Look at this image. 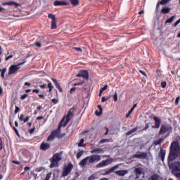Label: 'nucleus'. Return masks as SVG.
I'll list each match as a JSON object with an SVG mask.
<instances>
[{"mask_svg":"<svg viewBox=\"0 0 180 180\" xmlns=\"http://www.w3.org/2000/svg\"><path fill=\"white\" fill-rule=\"evenodd\" d=\"M180 155V146L178 142H173L170 146V153L169 154V161H174L176 157Z\"/></svg>","mask_w":180,"mask_h":180,"instance_id":"1","label":"nucleus"},{"mask_svg":"<svg viewBox=\"0 0 180 180\" xmlns=\"http://www.w3.org/2000/svg\"><path fill=\"white\" fill-rule=\"evenodd\" d=\"M101 160H102V156L99 155H91L82 160L79 163V165L82 168H84V167L86 165V162H88L89 164H94V162H99Z\"/></svg>","mask_w":180,"mask_h":180,"instance_id":"2","label":"nucleus"},{"mask_svg":"<svg viewBox=\"0 0 180 180\" xmlns=\"http://www.w3.org/2000/svg\"><path fill=\"white\" fill-rule=\"evenodd\" d=\"M76 109L77 108L75 106H73L72 108H71L69 110L67 115L64 116L65 119L66 118V120L63 122V127H65V126H67L68 124V123H70L71 119H72V117H74V115H75Z\"/></svg>","mask_w":180,"mask_h":180,"instance_id":"3","label":"nucleus"},{"mask_svg":"<svg viewBox=\"0 0 180 180\" xmlns=\"http://www.w3.org/2000/svg\"><path fill=\"white\" fill-rule=\"evenodd\" d=\"M134 172L136 174L135 179L136 180H147L146 179V174L143 173V168L136 167Z\"/></svg>","mask_w":180,"mask_h":180,"instance_id":"4","label":"nucleus"},{"mask_svg":"<svg viewBox=\"0 0 180 180\" xmlns=\"http://www.w3.org/2000/svg\"><path fill=\"white\" fill-rule=\"evenodd\" d=\"M64 119H65V117H63L62 120L60 122L58 129L53 130V131H57V139H63V137L65 136V134H61V127H64Z\"/></svg>","mask_w":180,"mask_h":180,"instance_id":"5","label":"nucleus"},{"mask_svg":"<svg viewBox=\"0 0 180 180\" xmlns=\"http://www.w3.org/2000/svg\"><path fill=\"white\" fill-rule=\"evenodd\" d=\"M168 131H172V127L162 124L160 127L158 135L162 136L163 134H165V133H168Z\"/></svg>","mask_w":180,"mask_h":180,"instance_id":"6","label":"nucleus"},{"mask_svg":"<svg viewBox=\"0 0 180 180\" xmlns=\"http://www.w3.org/2000/svg\"><path fill=\"white\" fill-rule=\"evenodd\" d=\"M25 62H22L17 65H11L8 69V75H13V74H16V72H18V70L20 68V65H22Z\"/></svg>","mask_w":180,"mask_h":180,"instance_id":"7","label":"nucleus"},{"mask_svg":"<svg viewBox=\"0 0 180 180\" xmlns=\"http://www.w3.org/2000/svg\"><path fill=\"white\" fill-rule=\"evenodd\" d=\"M72 168H74V165H72V163H69L67 166L64 167L62 172V176H68V175L71 174Z\"/></svg>","mask_w":180,"mask_h":180,"instance_id":"8","label":"nucleus"},{"mask_svg":"<svg viewBox=\"0 0 180 180\" xmlns=\"http://www.w3.org/2000/svg\"><path fill=\"white\" fill-rule=\"evenodd\" d=\"M153 120L155 122V125L152 126L153 129H158L161 126V118L154 116Z\"/></svg>","mask_w":180,"mask_h":180,"instance_id":"9","label":"nucleus"},{"mask_svg":"<svg viewBox=\"0 0 180 180\" xmlns=\"http://www.w3.org/2000/svg\"><path fill=\"white\" fill-rule=\"evenodd\" d=\"M110 160L107 159L105 160H103L101 162H99L98 164H97L96 165V168H102L103 167H107V165H109V164H110Z\"/></svg>","mask_w":180,"mask_h":180,"instance_id":"10","label":"nucleus"},{"mask_svg":"<svg viewBox=\"0 0 180 180\" xmlns=\"http://www.w3.org/2000/svg\"><path fill=\"white\" fill-rule=\"evenodd\" d=\"M148 155L147 153L146 152H141V153H136L135 155H134V158H139V160H141V158H142L143 160H146V158H147Z\"/></svg>","mask_w":180,"mask_h":180,"instance_id":"11","label":"nucleus"},{"mask_svg":"<svg viewBox=\"0 0 180 180\" xmlns=\"http://www.w3.org/2000/svg\"><path fill=\"white\" fill-rule=\"evenodd\" d=\"M54 6H67L70 5L69 2L63 1H55L53 2Z\"/></svg>","mask_w":180,"mask_h":180,"instance_id":"12","label":"nucleus"},{"mask_svg":"<svg viewBox=\"0 0 180 180\" xmlns=\"http://www.w3.org/2000/svg\"><path fill=\"white\" fill-rule=\"evenodd\" d=\"M50 148V143L42 142L40 145V150L42 151H47Z\"/></svg>","mask_w":180,"mask_h":180,"instance_id":"13","label":"nucleus"},{"mask_svg":"<svg viewBox=\"0 0 180 180\" xmlns=\"http://www.w3.org/2000/svg\"><path fill=\"white\" fill-rule=\"evenodd\" d=\"M57 137V131H52L47 138V141H53Z\"/></svg>","mask_w":180,"mask_h":180,"instance_id":"14","label":"nucleus"},{"mask_svg":"<svg viewBox=\"0 0 180 180\" xmlns=\"http://www.w3.org/2000/svg\"><path fill=\"white\" fill-rule=\"evenodd\" d=\"M51 160H53V161H56V162H58L63 160V158H61V154L60 153H56L53 155L52 158Z\"/></svg>","mask_w":180,"mask_h":180,"instance_id":"15","label":"nucleus"},{"mask_svg":"<svg viewBox=\"0 0 180 180\" xmlns=\"http://www.w3.org/2000/svg\"><path fill=\"white\" fill-rule=\"evenodd\" d=\"M51 81H52V82H53L56 88H57V89H58L59 92H63V88H61V86L60 85V83H58L57 79H56L54 78H51Z\"/></svg>","mask_w":180,"mask_h":180,"instance_id":"16","label":"nucleus"},{"mask_svg":"<svg viewBox=\"0 0 180 180\" xmlns=\"http://www.w3.org/2000/svg\"><path fill=\"white\" fill-rule=\"evenodd\" d=\"M91 154H103L105 150L101 148H94L91 151Z\"/></svg>","mask_w":180,"mask_h":180,"instance_id":"17","label":"nucleus"},{"mask_svg":"<svg viewBox=\"0 0 180 180\" xmlns=\"http://www.w3.org/2000/svg\"><path fill=\"white\" fill-rule=\"evenodd\" d=\"M167 154V150L162 149V148H160V152L159 153V157L162 161H164L165 160V155Z\"/></svg>","mask_w":180,"mask_h":180,"instance_id":"18","label":"nucleus"},{"mask_svg":"<svg viewBox=\"0 0 180 180\" xmlns=\"http://www.w3.org/2000/svg\"><path fill=\"white\" fill-rule=\"evenodd\" d=\"M80 74H82V77L84 79H89V73H88V70H80Z\"/></svg>","mask_w":180,"mask_h":180,"instance_id":"19","label":"nucleus"},{"mask_svg":"<svg viewBox=\"0 0 180 180\" xmlns=\"http://www.w3.org/2000/svg\"><path fill=\"white\" fill-rule=\"evenodd\" d=\"M19 120H20L21 122H24V123H26V122H29V120L30 119V117L29 116H27L25 118V115L23 114H21L20 115V117H18Z\"/></svg>","mask_w":180,"mask_h":180,"instance_id":"20","label":"nucleus"},{"mask_svg":"<svg viewBox=\"0 0 180 180\" xmlns=\"http://www.w3.org/2000/svg\"><path fill=\"white\" fill-rule=\"evenodd\" d=\"M171 11V8L169 7H162L160 13H163V15H165L167 13H169V11Z\"/></svg>","mask_w":180,"mask_h":180,"instance_id":"21","label":"nucleus"},{"mask_svg":"<svg viewBox=\"0 0 180 180\" xmlns=\"http://www.w3.org/2000/svg\"><path fill=\"white\" fill-rule=\"evenodd\" d=\"M168 136H169V134H168L165 138H160L158 141H153V144H155V146H160V144H161V143H162V141H164V139L166 137H168Z\"/></svg>","mask_w":180,"mask_h":180,"instance_id":"22","label":"nucleus"},{"mask_svg":"<svg viewBox=\"0 0 180 180\" xmlns=\"http://www.w3.org/2000/svg\"><path fill=\"white\" fill-rule=\"evenodd\" d=\"M49 161H51L49 168H54L58 167V162L53 161V159H49Z\"/></svg>","mask_w":180,"mask_h":180,"instance_id":"23","label":"nucleus"},{"mask_svg":"<svg viewBox=\"0 0 180 180\" xmlns=\"http://www.w3.org/2000/svg\"><path fill=\"white\" fill-rule=\"evenodd\" d=\"M115 174L117 175H119L120 176H124L127 174V171L126 170H118L115 172Z\"/></svg>","mask_w":180,"mask_h":180,"instance_id":"24","label":"nucleus"},{"mask_svg":"<svg viewBox=\"0 0 180 180\" xmlns=\"http://www.w3.org/2000/svg\"><path fill=\"white\" fill-rule=\"evenodd\" d=\"M139 130V127H134L132 129L129 130L128 132L126 133V136H130V134H133V133H135V131H137Z\"/></svg>","mask_w":180,"mask_h":180,"instance_id":"25","label":"nucleus"},{"mask_svg":"<svg viewBox=\"0 0 180 180\" xmlns=\"http://www.w3.org/2000/svg\"><path fill=\"white\" fill-rule=\"evenodd\" d=\"M98 108L99 109V112H98V110H96L95 111V115L96 116H101V115L102 114V111L103 110V109L102 108V105H98Z\"/></svg>","mask_w":180,"mask_h":180,"instance_id":"26","label":"nucleus"},{"mask_svg":"<svg viewBox=\"0 0 180 180\" xmlns=\"http://www.w3.org/2000/svg\"><path fill=\"white\" fill-rule=\"evenodd\" d=\"M10 125L11 126V127L13 129L16 136H18V137H20V135L19 134V131H18V129L16 127H15V126H13L12 124V122L10 121Z\"/></svg>","mask_w":180,"mask_h":180,"instance_id":"27","label":"nucleus"},{"mask_svg":"<svg viewBox=\"0 0 180 180\" xmlns=\"http://www.w3.org/2000/svg\"><path fill=\"white\" fill-rule=\"evenodd\" d=\"M72 6H78L79 5V0H69Z\"/></svg>","mask_w":180,"mask_h":180,"instance_id":"28","label":"nucleus"},{"mask_svg":"<svg viewBox=\"0 0 180 180\" xmlns=\"http://www.w3.org/2000/svg\"><path fill=\"white\" fill-rule=\"evenodd\" d=\"M110 141H112V139H101L98 141V144H103V143H110Z\"/></svg>","mask_w":180,"mask_h":180,"instance_id":"29","label":"nucleus"},{"mask_svg":"<svg viewBox=\"0 0 180 180\" xmlns=\"http://www.w3.org/2000/svg\"><path fill=\"white\" fill-rule=\"evenodd\" d=\"M176 15H174L173 16H172L170 18L167 19L165 22V25H167V23H172V22L174 21V20L176 18Z\"/></svg>","mask_w":180,"mask_h":180,"instance_id":"30","label":"nucleus"},{"mask_svg":"<svg viewBox=\"0 0 180 180\" xmlns=\"http://www.w3.org/2000/svg\"><path fill=\"white\" fill-rule=\"evenodd\" d=\"M51 29H57V20H55V21H51Z\"/></svg>","mask_w":180,"mask_h":180,"instance_id":"31","label":"nucleus"},{"mask_svg":"<svg viewBox=\"0 0 180 180\" xmlns=\"http://www.w3.org/2000/svg\"><path fill=\"white\" fill-rule=\"evenodd\" d=\"M47 86L49 88V92H51V91H53V89L54 88V86L50 82L48 83Z\"/></svg>","mask_w":180,"mask_h":180,"instance_id":"32","label":"nucleus"},{"mask_svg":"<svg viewBox=\"0 0 180 180\" xmlns=\"http://www.w3.org/2000/svg\"><path fill=\"white\" fill-rule=\"evenodd\" d=\"M48 18H49V19H51L52 21L56 20V15H54V14L49 13L48 14Z\"/></svg>","mask_w":180,"mask_h":180,"instance_id":"33","label":"nucleus"},{"mask_svg":"<svg viewBox=\"0 0 180 180\" xmlns=\"http://www.w3.org/2000/svg\"><path fill=\"white\" fill-rule=\"evenodd\" d=\"M41 171H46V168L44 167H39L35 169L36 172H41Z\"/></svg>","mask_w":180,"mask_h":180,"instance_id":"34","label":"nucleus"},{"mask_svg":"<svg viewBox=\"0 0 180 180\" xmlns=\"http://www.w3.org/2000/svg\"><path fill=\"white\" fill-rule=\"evenodd\" d=\"M158 174H154L150 176V180H158Z\"/></svg>","mask_w":180,"mask_h":180,"instance_id":"35","label":"nucleus"},{"mask_svg":"<svg viewBox=\"0 0 180 180\" xmlns=\"http://www.w3.org/2000/svg\"><path fill=\"white\" fill-rule=\"evenodd\" d=\"M6 72V68H4V69H2L1 70V77L3 79H5V73Z\"/></svg>","mask_w":180,"mask_h":180,"instance_id":"36","label":"nucleus"},{"mask_svg":"<svg viewBox=\"0 0 180 180\" xmlns=\"http://www.w3.org/2000/svg\"><path fill=\"white\" fill-rule=\"evenodd\" d=\"M160 5H167L169 2H171V0H162L160 1Z\"/></svg>","mask_w":180,"mask_h":180,"instance_id":"37","label":"nucleus"},{"mask_svg":"<svg viewBox=\"0 0 180 180\" xmlns=\"http://www.w3.org/2000/svg\"><path fill=\"white\" fill-rule=\"evenodd\" d=\"M83 155H84V150H82V151L78 152L77 154V160H78L79 158H81V157H82Z\"/></svg>","mask_w":180,"mask_h":180,"instance_id":"38","label":"nucleus"},{"mask_svg":"<svg viewBox=\"0 0 180 180\" xmlns=\"http://www.w3.org/2000/svg\"><path fill=\"white\" fill-rule=\"evenodd\" d=\"M78 147H85V144H84V139H82L78 143Z\"/></svg>","mask_w":180,"mask_h":180,"instance_id":"39","label":"nucleus"},{"mask_svg":"<svg viewBox=\"0 0 180 180\" xmlns=\"http://www.w3.org/2000/svg\"><path fill=\"white\" fill-rule=\"evenodd\" d=\"M8 5L9 6H11L12 5H15V6H19V4L18 3H15V1H9V2H8Z\"/></svg>","mask_w":180,"mask_h":180,"instance_id":"40","label":"nucleus"},{"mask_svg":"<svg viewBox=\"0 0 180 180\" xmlns=\"http://www.w3.org/2000/svg\"><path fill=\"white\" fill-rule=\"evenodd\" d=\"M150 129V124L146 123L145 127L142 129V131H146V130H148Z\"/></svg>","mask_w":180,"mask_h":180,"instance_id":"41","label":"nucleus"},{"mask_svg":"<svg viewBox=\"0 0 180 180\" xmlns=\"http://www.w3.org/2000/svg\"><path fill=\"white\" fill-rule=\"evenodd\" d=\"M28 96H29V94H23L20 96V99L21 101H25V99H26V98H27Z\"/></svg>","mask_w":180,"mask_h":180,"instance_id":"42","label":"nucleus"},{"mask_svg":"<svg viewBox=\"0 0 180 180\" xmlns=\"http://www.w3.org/2000/svg\"><path fill=\"white\" fill-rule=\"evenodd\" d=\"M95 179H96V175L95 174H92L88 178V180H95Z\"/></svg>","mask_w":180,"mask_h":180,"instance_id":"43","label":"nucleus"},{"mask_svg":"<svg viewBox=\"0 0 180 180\" xmlns=\"http://www.w3.org/2000/svg\"><path fill=\"white\" fill-rule=\"evenodd\" d=\"M108 84H105L103 88H101V89H100L101 93V92H104V91H106V89H108Z\"/></svg>","mask_w":180,"mask_h":180,"instance_id":"44","label":"nucleus"},{"mask_svg":"<svg viewBox=\"0 0 180 180\" xmlns=\"http://www.w3.org/2000/svg\"><path fill=\"white\" fill-rule=\"evenodd\" d=\"M133 110H133V108H131L130 110L128 111V113L126 114L125 117H129L130 115H131V112H133Z\"/></svg>","mask_w":180,"mask_h":180,"instance_id":"45","label":"nucleus"},{"mask_svg":"<svg viewBox=\"0 0 180 180\" xmlns=\"http://www.w3.org/2000/svg\"><path fill=\"white\" fill-rule=\"evenodd\" d=\"M2 148H4V143H2V138L0 137V151H2Z\"/></svg>","mask_w":180,"mask_h":180,"instance_id":"46","label":"nucleus"},{"mask_svg":"<svg viewBox=\"0 0 180 180\" xmlns=\"http://www.w3.org/2000/svg\"><path fill=\"white\" fill-rule=\"evenodd\" d=\"M34 130H36V127H33L31 129H29L28 133H30V134H33V133H34Z\"/></svg>","mask_w":180,"mask_h":180,"instance_id":"47","label":"nucleus"},{"mask_svg":"<svg viewBox=\"0 0 180 180\" xmlns=\"http://www.w3.org/2000/svg\"><path fill=\"white\" fill-rule=\"evenodd\" d=\"M51 102H53V103L54 105H57V103H58V99H57V98H53V99L51 100Z\"/></svg>","mask_w":180,"mask_h":180,"instance_id":"48","label":"nucleus"},{"mask_svg":"<svg viewBox=\"0 0 180 180\" xmlns=\"http://www.w3.org/2000/svg\"><path fill=\"white\" fill-rule=\"evenodd\" d=\"M83 84H85V81H82V82H79V83H76V84H74V86H79V85H82Z\"/></svg>","mask_w":180,"mask_h":180,"instance_id":"49","label":"nucleus"},{"mask_svg":"<svg viewBox=\"0 0 180 180\" xmlns=\"http://www.w3.org/2000/svg\"><path fill=\"white\" fill-rule=\"evenodd\" d=\"M11 58H13V55H10L8 56H6L5 58L6 61H8V60H11Z\"/></svg>","mask_w":180,"mask_h":180,"instance_id":"50","label":"nucleus"},{"mask_svg":"<svg viewBox=\"0 0 180 180\" xmlns=\"http://www.w3.org/2000/svg\"><path fill=\"white\" fill-rule=\"evenodd\" d=\"M19 110H20V108L15 105V109L14 110L15 115H16V113H18V112H19Z\"/></svg>","mask_w":180,"mask_h":180,"instance_id":"51","label":"nucleus"},{"mask_svg":"<svg viewBox=\"0 0 180 180\" xmlns=\"http://www.w3.org/2000/svg\"><path fill=\"white\" fill-rule=\"evenodd\" d=\"M113 99L115 102H117V93L115 92V94L113 96Z\"/></svg>","mask_w":180,"mask_h":180,"instance_id":"52","label":"nucleus"},{"mask_svg":"<svg viewBox=\"0 0 180 180\" xmlns=\"http://www.w3.org/2000/svg\"><path fill=\"white\" fill-rule=\"evenodd\" d=\"M161 86L162 88H165V86H167V82H162Z\"/></svg>","mask_w":180,"mask_h":180,"instance_id":"53","label":"nucleus"},{"mask_svg":"<svg viewBox=\"0 0 180 180\" xmlns=\"http://www.w3.org/2000/svg\"><path fill=\"white\" fill-rule=\"evenodd\" d=\"M73 50H75L76 51L82 52V49L81 48H78V47H73Z\"/></svg>","mask_w":180,"mask_h":180,"instance_id":"54","label":"nucleus"},{"mask_svg":"<svg viewBox=\"0 0 180 180\" xmlns=\"http://www.w3.org/2000/svg\"><path fill=\"white\" fill-rule=\"evenodd\" d=\"M35 46H36V47L41 48V43H40L39 41H37V42H35Z\"/></svg>","mask_w":180,"mask_h":180,"instance_id":"55","label":"nucleus"},{"mask_svg":"<svg viewBox=\"0 0 180 180\" xmlns=\"http://www.w3.org/2000/svg\"><path fill=\"white\" fill-rule=\"evenodd\" d=\"M12 163L15 164L16 165H20V162L17 161V160H13Z\"/></svg>","mask_w":180,"mask_h":180,"instance_id":"56","label":"nucleus"},{"mask_svg":"<svg viewBox=\"0 0 180 180\" xmlns=\"http://www.w3.org/2000/svg\"><path fill=\"white\" fill-rule=\"evenodd\" d=\"M106 131L104 134V136H108L109 134V128L108 127H105Z\"/></svg>","mask_w":180,"mask_h":180,"instance_id":"57","label":"nucleus"},{"mask_svg":"<svg viewBox=\"0 0 180 180\" xmlns=\"http://www.w3.org/2000/svg\"><path fill=\"white\" fill-rule=\"evenodd\" d=\"M180 23V18L174 24V27H176Z\"/></svg>","mask_w":180,"mask_h":180,"instance_id":"58","label":"nucleus"},{"mask_svg":"<svg viewBox=\"0 0 180 180\" xmlns=\"http://www.w3.org/2000/svg\"><path fill=\"white\" fill-rule=\"evenodd\" d=\"M32 92L34 94H39V92H40V90L39 89H33L32 90Z\"/></svg>","mask_w":180,"mask_h":180,"instance_id":"59","label":"nucleus"},{"mask_svg":"<svg viewBox=\"0 0 180 180\" xmlns=\"http://www.w3.org/2000/svg\"><path fill=\"white\" fill-rule=\"evenodd\" d=\"M108 101V98H106L105 96H103L101 98V102L103 103Z\"/></svg>","mask_w":180,"mask_h":180,"instance_id":"60","label":"nucleus"},{"mask_svg":"<svg viewBox=\"0 0 180 180\" xmlns=\"http://www.w3.org/2000/svg\"><path fill=\"white\" fill-rule=\"evenodd\" d=\"M179 99H180V97H176V100H175V103L176 105H178L179 103Z\"/></svg>","mask_w":180,"mask_h":180,"instance_id":"61","label":"nucleus"},{"mask_svg":"<svg viewBox=\"0 0 180 180\" xmlns=\"http://www.w3.org/2000/svg\"><path fill=\"white\" fill-rule=\"evenodd\" d=\"M46 84L39 85V88H41V89H44V88H46Z\"/></svg>","mask_w":180,"mask_h":180,"instance_id":"62","label":"nucleus"},{"mask_svg":"<svg viewBox=\"0 0 180 180\" xmlns=\"http://www.w3.org/2000/svg\"><path fill=\"white\" fill-rule=\"evenodd\" d=\"M75 89H76L75 87L71 88L70 90V94H72V92L75 91Z\"/></svg>","mask_w":180,"mask_h":180,"instance_id":"63","label":"nucleus"},{"mask_svg":"<svg viewBox=\"0 0 180 180\" xmlns=\"http://www.w3.org/2000/svg\"><path fill=\"white\" fill-rule=\"evenodd\" d=\"M24 85L25 86H30V82H25V84H24Z\"/></svg>","mask_w":180,"mask_h":180,"instance_id":"64","label":"nucleus"}]
</instances>
